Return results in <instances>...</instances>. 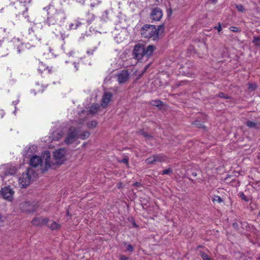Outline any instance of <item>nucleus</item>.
Here are the masks:
<instances>
[{
    "label": "nucleus",
    "instance_id": "obj_1",
    "mask_svg": "<svg viewBox=\"0 0 260 260\" xmlns=\"http://www.w3.org/2000/svg\"><path fill=\"white\" fill-rule=\"evenodd\" d=\"M30 165L34 168L40 167L42 172H44L51 167L50 153L49 151H45L41 157L34 155L30 159Z\"/></svg>",
    "mask_w": 260,
    "mask_h": 260
},
{
    "label": "nucleus",
    "instance_id": "obj_2",
    "mask_svg": "<svg viewBox=\"0 0 260 260\" xmlns=\"http://www.w3.org/2000/svg\"><path fill=\"white\" fill-rule=\"evenodd\" d=\"M47 23L49 25H60L66 19L64 13L61 10H57L54 6H49L47 9Z\"/></svg>",
    "mask_w": 260,
    "mask_h": 260
},
{
    "label": "nucleus",
    "instance_id": "obj_3",
    "mask_svg": "<svg viewBox=\"0 0 260 260\" xmlns=\"http://www.w3.org/2000/svg\"><path fill=\"white\" fill-rule=\"evenodd\" d=\"M155 49L154 45H150L145 48L144 45L139 43L135 46L133 49V57L137 60L141 59L144 56L149 57L152 55Z\"/></svg>",
    "mask_w": 260,
    "mask_h": 260
},
{
    "label": "nucleus",
    "instance_id": "obj_4",
    "mask_svg": "<svg viewBox=\"0 0 260 260\" xmlns=\"http://www.w3.org/2000/svg\"><path fill=\"white\" fill-rule=\"evenodd\" d=\"M10 4L7 6V10L15 13L16 14L22 15L25 17V13L27 11V8L22 4L21 0H10Z\"/></svg>",
    "mask_w": 260,
    "mask_h": 260
},
{
    "label": "nucleus",
    "instance_id": "obj_5",
    "mask_svg": "<svg viewBox=\"0 0 260 260\" xmlns=\"http://www.w3.org/2000/svg\"><path fill=\"white\" fill-rule=\"evenodd\" d=\"M142 37L152 39L153 41L158 39V33L154 25L145 24L140 29Z\"/></svg>",
    "mask_w": 260,
    "mask_h": 260
},
{
    "label": "nucleus",
    "instance_id": "obj_6",
    "mask_svg": "<svg viewBox=\"0 0 260 260\" xmlns=\"http://www.w3.org/2000/svg\"><path fill=\"white\" fill-rule=\"evenodd\" d=\"M34 175V172L31 169H27L26 171L22 174L18 180L22 188L26 187L30 183Z\"/></svg>",
    "mask_w": 260,
    "mask_h": 260
},
{
    "label": "nucleus",
    "instance_id": "obj_7",
    "mask_svg": "<svg viewBox=\"0 0 260 260\" xmlns=\"http://www.w3.org/2000/svg\"><path fill=\"white\" fill-rule=\"evenodd\" d=\"M79 138V130L74 126L70 127L67 132V136L64 140L68 145L73 143Z\"/></svg>",
    "mask_w": 260,
    "mask_h": 260
},
{
    "label": "nucleus",
    "instance_id": "obj_8",
    "mask_svg": "<svg viewBox=\"0 0 260 260\" xmlns=\"http://www.w3.org/2000/svg\"><path fill=\"white\" fill-rule=\"evenodd\" d=\"M38 207L37 204L35 202H24L20 204V210L27 213L34 212Z\"/></svg>",
    "mask_w": 260,
    "mask_h": 260
},
{
    "label": "nucleus",
    "instance_id": "obj_9",
    "mask_svg": "<svg viewBox=\"0 0 260 260\" xmlns=\"http://www.w3.org/2000/svg\"><path fill=\"white\" fill-rule=\"evenodd\" d=\"M162 16V10L160 8L156 7L151 9L150 13V19L152 22L160 21Z\"/></svg>",
    "mask_w": 260,
    "mask_h": 260
},
{
    "label": "nucleus",
    "instance_id": "obj_10",
    "mask_svg": "<svg viewBox=\"0 0 260 260\" xmlns=\"http://www.w3.org/2000/svg\"><path fill=\"white\" fill-rule=\"evenodd\" d=\"M66 152V150L63 148L56 150L54 152L53 156L57 164H62L65 160Z\"/></svg>",
    "mask_w": 260,
    "mask_h": 260
},
{
    "label": "nucleus",
    "instance_id": "obj_11",
    "mask_svg": "<svg viewBox=\"0 0 260 260\" xmlns=\"http://www.w3.org/2000/svg\"><path fill=\"white\" fill-rule=\"evenodd\" d=\"M0 192L4 199L9 201L12 200L14 191L10 187L2 188Z\"/></svg>",
    "mask_w": 260,
    "mask_h": 260
},
{
    "label": "nucleus",
    "instance_id": "obj_12",
    "mask_svg": "<svg viewBox=\"0 0 260 260\" xmlns=\"http://www.w3.org/2000/svg\"><path fill=\"white\" fill-rule=\"evenodd\" d=\"M117 81L120 84L125 83L129 78V73L127 70H123L117 75Z\"/></svg>",
    "mask_w": 260,
    "mask_h": 260
},
{
    "label": "nucleus",
    "instance_id": "obj_13",
    "mask_svg": "<svg viewBox=\"0 0 260 260\" xmlns=\"http://www.w3.org/2000/svg\"><path fill=\"white\" fill-rule=\"evenodd\" d=\"M49 222V219L47 218H40V217H37L34 218L31 220V223L35 226H41L44 225H46Z\"/></svg>",
    "mask_w": 260,
    "mask_h": 260
},
{
    "label": "nucleus",
    "instance_id": "obj_14",
    "mask_svg": "<svg viewBox=\"0 0 260 260\" xmlns=\"http://www.w3.org/2000/svg\"><path fill=\"white\" fill-rule=\"evenodd\" d=\"M113 94L111 92H106L104 93L102 97V100L101 104V106L103 107H106L110 103Z\"/></svg>",
    "mask_w": 260,
    "mask_h": 260
},
{
    "label": "nucleus",
    "instance_id": "obj_15",
    "mask_svg": "<svg viewBox=\"0 0 260 260\" xmlns=\"http://www.w3.org/2000/svg\"><path fill=\"white\" fill-rule=\"evenodd\" d=\"M155 155V162H163L167 161L169 158L164 154H156Z\"/></svg>",
    "mask_w": 260,
    "mask_h": 260
},
{
    "label": "nucleus",
    "instance_id": "obj_16",
    "mask_svg": "<svg viewBox=\"0 0 260 260\" xmlns=\"http://www.w3.org/2000/svg\"><path fill=\"white\" fill-rule=\"evenodd\" d=\"M46 225L51 230H58L60 228V225L54 220L50 221V223L48 222Z\"/></svg>",
    "mask_w": 260,
    "mask_h": 260
},
{
    "label": "nucleus",
    "instance_id": "obj_17",
    "mask_svg": "<svg viewBox=\"0 0 260 260\" xmlns=\"http://www.w3.org/2000/svg\"><path fill=\"white\" fill-rule=\"evenodd\" d=\"M17 169L16 167L14 166H10L7 169V170L6 171L5 175H14L16 173Z\"/></svg>",
    "mask_w": 260,
    "mask_h": 260
},
{
    "label": "nucleus",
    "instance_id": "obj_18",
    "mask_svg": "<svg viewBox=\"0 0 260 260\" xmlns=\"http://www.w3.org/2000/svg\"><path fill=\"white\" fill-rule=\"evenodd\" d=\"M100 107L101 106L99 104H93L91 106L89 112L90 113L94 114L99 110Z\"/></svg>",
    "mask_w": 260,
    "mask_h": 260
},
{
    "label": "nucleus",
    "instance_id": "obj_19",
    "mask_svg": "<svg viewBox=\"0 0 260 260\" xmlns=\"http://www.w3.org/2000/svg\"><path fill=\"white\" fill-rule=\"evenodd\" d=\"M246 125L250 128H254L257 129L260 127V125L256 122H254L251 121H247L246 123Z\"/></svg>",
    "mask_w": 260,
    "mask_h": 260
},
{
    "label": "nucleus",
    "instance_id": "obj_20",
    "mask_svg": "<svg viewBox=\"0 0 260 260\" xmlns=\"http://www.w3.org/2000/svg\"><path fill=\"white\" fill-rule=\"evenodd\" d=\"M90 136V133L88 131H85L81 133V134L79 133V138L80 139L82 140H85L87 139Z\"/></svg>",
    "mask_w": 260,
    "mask_h": 260
},
{
    "label": "nucleus",
    "instance_id": "obj_21",
    "mask_svg": "<svg viewBox=\"0 0 260 260\" xmlns=\"http://www.w3.org/2000/svg\"><path fill=\"white\" fill-rule=\"evenodd\" d=\"M145 162L148 165L153 164L155 163V155L148 157L145 160Z\"/></svg>",
    "mask_w": 260,
    "mask_h": 260
},
{
    "label": "nucleus",
    "instance_id": "obj_22",
    "mask_svg": "<svg viewBox=\"0 0 260 260\" xmlns=\"http://www.w3.org/2000/svg\"><path fill=\"white\" fill-rule=\"evenodd\" d=\"M150 104L156 107H159L162 105V102L160 100H153L150 102Z\"/></svg>",
    "mask_w": 260,
    "mask_h": 260
},
{
    "label": "nucleus",
    "instance_id": "obj_23",
    "mask_svg": "<svg viewBox=\"0 0 260 260\" xmlns=\"http://www.w3.org/2000/svg\"><path fill=\"white\" fill-rule=\"evenodd\" d=\"M165 29V26L164 24L159 25L156 28L157 32L158 33V39L161 36V34L163 32Z\"/></svg>",
    "mask_w": 260,
    "mask_h": 260
},
{
    "label": "nucleus",
    "instance_id": "obj_24",
    "mask_svg": "<svg viewBox=\"0 0 260 260\" xmlns=\"http://www.w3.org/2000/svg\"><path fill=\"white\" fill-rule=\"evenodd\" d=\"M138 134L139 135H141L143 136L144 137H145L146 138L150 139V138H151V136L150 135H149L147 132L144 131L143 130L139 131L138 132Z\"/></svg>",
    "mask_w": 260,
    "mask_h": 260
},
{
    "label": "nucleus",
    "instance_id": "obj_25",
    "mask_svg": "<svg viewBox=\"0 0 260 260\" xmlns=\"http://www.w3.org/2000/svg\"><path fill=\"white\" fill-rule=\"evenodd\" d=\"M124 245L126 246V250L127 251L131 253H132L134 251V248L131 244H127L126 243H125Z\"/></svg>",
    "mask_w": 260,
    "mask_h": 260
},
{
    "label": "nucleus",
    "instance_id": "obj_26",
    "mask_svg": "<svg viewBox=\"0 0 260 260\" xmlns=\"http://www.w3.org/2000/svg\"><path fill=\"white\" fill-rule=\"evenodd\" d=\"M97 122L96 121H91L87 123V126L90 128H93L96 127Z\"/></svg>",
    "mask_w": 260,
    "mask_h": 260
},
{
    "label": "nucleus",
    "instance_id": "obj_27",
    "mask_svg": "<svg viewBox=\"0 0 260 260\" xmlns=\"http://www.w3.org/2000/svg\"><path fill=\"white\" fill-rule=\"evenodd\" d=\"M235 7L239 12H243L245 11L244 6L241 4H235Z\"/></svg>",
    "mask_w": 260,
    "mask_h": 260
},
{
    "label": "nucleus",
    "instance_id": "obj_28",
    "mask_svg": "<svg viewBox=\"0 0 260 260\" xmlns=\"http://www.w3.org/2000/svg\"><path fill=\"white\" fill-rule=\"evenodd\" d=\"M173 173V170L171 168L164 170L161 173V175H170Z\"/></svg>",
    "mask_w": 260,
    "mask_h": 260
},
{
    "label": "nucleus",
    "instance_id": "obj_29",
    "mask_svg": "<svg viewBox=\"0 0 260 260\" xmlns=\"http://www.w3.org/2000/svg\"><path fill=\"white\" fill-rule=\"evenodd\" d=\"M252 43L256 46L260 47V38L254 37Z\"/></svg>",
    "mask_w": 260,
    "mask_h": 260
},
{
    "label": "nucleus",
    "instance_id": "obj_30",
    "mask_svg": "<svg viewBox=\"0 0 260 260\" xmlns=\"http://www.w3.org/2000/svg\"><path fill=\"white\" fill-rule=\"evenodd\" d=\"M213 202H217L219 203L223 202V201L221 198L219 196H214L213 199Z\"/></svg>",
    "mask_w": 260,
    "mask_h": 260
},
{
    "label": "nucleus",
    "instance_id": "obj_31",
    "mask_svg": "<svg viewBox=\"0 0 260 260\" xmlns=\"http://www.w3.org/2000/svg\"><path fill=\"white\" fill-rule=\"evenodd\" d=\"M216 96H217L219 98L225 99H229L231 98L229 96H228L226 94H225L224 93L220 92H219L217 95Z\"/></svg>",
    "mask_w": 260,
    "mask_h": 260
},
{
    "label": "nucleus",
    "instance_id": "obj_32",
    "mask_svg": "<svg viewBox=\"0 0 260 260\" xmlns=\"http://www.w3.org/2000/svg\"><path fill=\"white\" fill-rule=\"evenodd\" d=\"M201 256L203 260H213L210 258L208 255L205 252H201Z\"/></svg>",
    "mask_w": 260,
    "mask_h": 260
},
{
    "label": "nucleus",
    "instance_id": "obj_33",
    "mask_svg": "<svg viewBox=\"0 0 260 260\" xmlns=\"http://www.w3.org/2000/svg\"><path fill=\"white\" fill-rule=\"evenodd\" d=\"M256 88V85L255 84H252V83H249L248 84V89L250 91H253L254 90H255Z\"/></svg>",
    "mask_w": 260,
    "mask_h": 260
},
{
    "label": "nucleus",
    "instance_id": "obj_34",
    "mask_svg": "<svg viewBox=\"0 0 260 260\" xmlns=\"http://www.w3.org/2000/svg\"><path fill=\"white\" fill-rule=\"evenodd\" d=\"M239 196L242 200H244L245 201H249L248 198L245 196L244 193L243 192H240L239 193Z\"/></svg>",
    "mask_w": 260,
    "mask_h": 260
},
{
    "label": "nucleus",
    "instance_id": "obj_35",
    "mask_svg": "<svg viewBox=\"0 0 260 260\" xmlns=\"http://www.w3.org/2000/svg\"><path fill=\"white\" fill-rule=\"evenodd\" d=\"M214 28L215 29H217L218 32H220L222 30V27L220 22L218 23V26H216Z\"/></svg>",
    "mask_w": 260,
    "mask_h": 260
},
{
    "label": "nucleus",
    "instance_id": "obj_36",
    "mask_svg": "<svg viewBox=\"0 0 260 260\" xmlns=\"http://www.w3.org/2000/svg\"><path fill=\"white\" fill-rule=\"evenodd\" d=\"M119 162L128 165V158L127 157L123 158L122 160H120Z\"/></svg>",
    "mask_w": 260,
    "mask_h": 260
},
{
    "label": "nucleus",
    "instance_id": "obj_37",
    "mask_svg": "<svg viewBox=\"0 0 260 260\" xmlns=\"http://www.w3.org/2000/svg\"><path fill=\"white\" fill-rule=\"evenodd\" d=\"M119 259L120 260H131V259L126 256L125 255H120V257H119Z\"/></svg>",
    "mask_w": 260,
    "mask_h": 260
},
{
    "label": "nucleus",
    "instance_id": "obj_38",
    "mask_svg": "<svg viewBox=\"0 0 260 260\" xmlns=\"http://www.w3.org/2000/svg\"><path fill=\"white\" fill-rule=\"evenodd\" d=\"M232 226L235 230L237 231L239 229L238 224L237 222L233 223L232 224Z\"/></svg>",
    "mask_w": 260,
    "mask_h": 260
},
{
    "label": "nucleus",
    "instance_id": "obj_39",
    "mask_svg": "<svg viewBox=\"0 0 260 260\" xmlns=\"http://www.w3.org/2000/svg\"><path fill=\"white\" fill-rule=\"evenodd\" d=\"M238 28H237L236 27H232L231 29V30H232L234 32H237V31H238Z\"/></svg>",
    "mask_w": 260,
    "mask_h": 260
},
{
    "label": "nucleus",
    "instance_id": "obj_40",
    "mask_svg": "<svg viewBox=\"0 0 260 260\" xmlns=\"http://www.w3.org/2000/svg\"><path fill=\"white\" fill-rule=\"evenodd\" d=\"M94 51V50H87V53L89 55H92L93 54V52Z\"/></svg>",
    "mask_w": 260,
    "mask_h": 260
},
{
    "label": "nucleus",
    "instance_id": "obj_41",
    "mask_svg": "<svg viewBox=\"0 0 260 260\" xmlns=\"http://www.w3.org/2000/svg\"><path fill=\"white\" fill-rule=\"evenodd\" d=\"M28 33L29 34L34 33V30L32 27H30L28 29Z\"/></svg>",
    "mask_w": 260,
    "mask_h": 260
},
{
    "label": "nucleus",
    "instance_id": "obj_42",
    "mask_svg": "<svg viewBox=\"0 0 260 260\" xmlns=\"http://www.w3.org/2000/svg\"><path fill=\"white\" fill-rule=\"evenodd\" d=\"M68 36L65 34H61V37L62 40H64L65 38Z\"/></svg>",
    "mask_w": 260,
    "mask_h": 260
},
{
    "label": "nucleus",
    "instance_id": "obj_43",
    "mask_svg": "<svg viewBox=\"0 0 260 260\" xmlns=\"http://www.w3.org/2000/svg\"><path fill=\"white\" fill-rule=\"evenodd\" d=\"M73 26H74V24L72 23V24H71L70 25V27L71 28L76 29V28L77 27L78 25H76V27H73Z\"/></svg>",
    "mask_w": 260,
    "mask_h": 260
},
{
    "label": "nucleus",
    "instance_id": "obj_44",
    "mask_svg": "<svg viewBox=\"0 0 260 260\" xmlns=\"http://www.w3.org/2000/svg\"><path fill=\"white\" fill-rule=\"evenodd\" d=\"M134 186H141V184L139 182H136L134 184Z\"/></svg>",
    "mask_w": 260,
    "mask_h": 260
},
{
    "label": "nucleus",
    "instance_id": "obj_45",
    "mask_svg": "<svg viewBox=\"0 0 260 260\" xmlns=\"http://www.w3.org/2000/svg\"><path fill=\"white\" fill-rule=\"evenodd\" d=\"M4 222V220L3 219V217L2 215L0 214V223H2Z\"/></svg>",
    "mask_w": 260,
    "mask_h": 260
},
{
    "label": "nucleus",
    "instance_id": "obj_46",
    "mask_svg": "<svg viewBox=\"0 0 260 260\" xmlns=\"http://www.w3.org/2000/svg\"><path fill=\"white\" fill-rule=\"evenodd\" d=\"M209 1H210L211 2H212V3H216L217 2V0H209Z\"/></svg>",
    "mask_w": 260,
    "mask_h": 260
},
{
    "label": "nucleus",
    "instance_id": "obj_47",
    "mask_svg": "<svg viewBox=\"0 0 260 260\" xmlns=\"http://www.w3.org/2000/svg\"><path fill=\"white\" fill-rule=\"evenodd\" d=\"M0 112H1V114H2V117H3V114H4V112L2 110H0Z\"/></svg>",
    "mask_w": 260,
    "mask_h": 260
},
{
    "label": "nucleus",
    "instance_id": "obj_48",
    "mask_svg": "<svg viewBox=\"0 0 260 260\" xmlns=\"http://www.w3.org/2000/svg\"><path fill=\"white\" fill-rule=\"evenodd\" d=\"M192 175L193 176H196L197 175V173H196V172H192Z\"/></svg>",
    "mask_w": 260,
    "mask_h": 260
},
{
    "label": "nucleus",
    "instance_id": "obj_49",
    "mask_svg": "<svg viewBox=\"0 0 260 260\" xmlns=\"http://www.w3.org/2000/svg\"><path fill=\"white\" fill-rule=\"evenodd\" d=\"M133 225L134 227H137V225L136 224L135 222H133Z\"/></svg>",
    "mask_w": 260,
    "mask_h": 260
},
{
    "label": "nucleus",
    "instance_id": "obj_50",
    "mask_svg": "<svg viewBox=\"0 0 260 260\" xmlns=\"http://www.w3.org/2000/svg\"><path fill=\"white\" fill-rule=\"evenodd\" d=\"M197 125H198V126L199 127H202V124H196Z\"/></svg>",
    "mask_w": 260,
    "mask_h": 260
},
{
    "label": "nucleus",
    "instance_id": "obj_51",
    "mask_svg": "<svg viewBox=\"0 0 260 260\" xmlns=\"http://www.w3.org/2000/svg\"><path fill=\"white\" fill-rule=\"evenodd\" d=\"M75 64V68H76V70H78V68H77V64L76 63H74Z\"/></svg>",
    "mask_w": 260,
    "mask_h": 260
},
{
    "label": "nucleus",
    "instance_id": "obj_52",
    "mask_svg": "<svg viewBox=\"0 0 260 260\" xmlns=\"http://www.w3.org/2000/svg\"><path fill=\"white\" fill-rule=\"evenodd\" d=\"M67 216H70V213H69V211H68V210L67 211Z\"/></svg>",
    "mask_w": 260,
    "mask_h": 260
},
{
    "label": "nucleus",
    "instance_id": "obj_53",
    "mask_svg": "<svg viewBox=\"0 0 260 260\" xmlns=\"http://www.w3.org/2000/svg\"><path fill=\"white\" fill-rule=\"evenodd\" d=\"M147 68H148V67H146L145 68L144 71H145L147 70Z\"/></svg>",
    "mask_w": 260,
    "mask_h": 260
},
{
    "label": "nucleus",
    "instance_id": "obj_54",
    "mask_svg": "<svg viewBox=\"0 0 260 260\" xmlns=\"http://www.w3.org/2000/svg\"><path fill=\"white\" fill-rule=\"evenodd\" d=\"M91 6L92 7H93V6H94V5H93V4H91Z\"/></svg>",
    "mask_w": 260,
    "mask_h": 260
},
{
    "label": "nucleus",
    "instance_id": "obj_55",
    "mask_svg": "<svg viewBox=\"0 0 260 260\" xmlns=\"http://www.w3.org/2000/svg\"><path fill=\"white\" fill-rule=\"evenodd\" d=\"M4 8H2L1 11H2L3 10Z\"/></svg>",
    "mask_w": 260,
    "mask_h": 260
},
{
    "label": "nucleus",
    "instance_id": "obj_56",
    "mask_svg": "<svg viewBox=\"0 0 260 260\" xmlns=\"http://www.w3.org/2000/svg\"><path fill=\"white\" fill-rule=\"evenodd\" d=\"M29 2H30V0H28V3H29Z\"/></svg>",
    "mask_w": 260,
    "mask_h": 260
},
{
    "label": "nucleus",
    "instance_id": "obj_57",
    "mask_svg": "<svg viewBox=\"0 0 260 260\" xmlns=\"http://www.w3.org/2000/svg\"><path fill=\"white\" fill-rule=\"evenodd\" d=\"M259 259H260V257H259Z\"/></svg>",
    "mask_w": 260,
    "mask_h": 260
}]
</instances>
